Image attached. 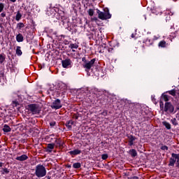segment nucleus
<instances>
[{
  "mask_svg": "<svg viewBox=\"0 0 179 179\" xmlns=\"http://www.w3.org/2000/svg\"><path fill=\"white\" fill-rule=\"evenodd\" d=\"M75 51H76V50H75L74 49H72V52H75Z\"/></svg>",
  "mask_w": 179,
  "mask_h": 179,
  "instance_id": "obj_55",
  "label": "nucleus"
},
{
  "mask_svg": "<svg viewBox=\"0 0 179 179\" xmlns=\"http://www.w3.org/2000/svg\"><path fill=\"white\" fill-rule=\"evenodd\" d=\"M101 114L102 115H104V116L107 115V110H103Z\"/></svg>",
  "mask_w": 179,
  "mask_h": 179,
  "instance_id": "obj_47",
  "label": "nucleus"
},
{
  "mask_svg": "<svg viewBox=\"0 0 179 179\" xmlns=\"http://www.w3.org/2000/svg\"><path fill=\"white\" fill-rule=\"evenodd\" d=\"M38 86V89H43V87H41V85L40 84H37Z\"/></svg>",
  "mask_w": 179,
  "mask_h": 179,
  "instance_id": "obj_50",
  "label": "nucleus"
},
{
  "mask_svg": "<svg viewBox=\"0 0 179 179\" xmlns=\"http://www.w3.org/2000/svg\"><path fill=\"white\" fill-rule=\"evenodd\" d=\"M21 48H20V46H17V48H16L15 52H16V55H17L18 57H20V55H22L23 54V52H22Z\"/></svg>",
  "mask_w": 179,
  "mask_h": 179,
  "instance_id": "obj_17",
  "label": "nucleus"
},
{
  "mask_svg": "<svg viewBox=\"0 0 179 179\" xmlns=\"http://www.w3.org/2000/svg\"><path fill=\"white\" fill-rule=\"evenodd\" d=\"M145 43L146 44H148V45H152V44H153V40L147 38V39L145 41Z\"/></svg>",
  "mask_w": 179,
  "mask_h": 179,
  "instance_id": "obj_27",
  "label": "nucleus"
},
{
  "mask_svg": "<svg viewBox=\"0 0 179 179\" xmlns=\"http://www.w3.org/2000/svg\"><path fill=\"white\" fill-rule=\"evenodd\" d=\"M69 47L71 50H78L79 48V45L77 43H71Z\"/></svg>",
  "mask_w": 179,
  "mask_h": 179,
  "instance_id": "obj_19",
  "label": "nucleus"
},
{
  "mask_svg": "<svg viewBox=\"0 0 179 179\" xmlns=\"http://www.w3.org/2000/svg\"><path fill=\"white\" fill-rule=\"evenodd\" d=\"M60 86H62V87L60 89H63V90H68V87H66V85L64 83H61Z\"/></svg>",
  "mask_w": 179,
  "mask_h": 179,
  "instance_id": "obj_35",
  "label": "nucleus"
},
{
  "mask_svg": "<svg viewBox=\"0 0 179 179\" xmlns=\"http://www.w3.org/2000/svg\"><path fill=\"white\" fill-rule=\"evenodd\" d=\"M52 108H55V110H59V108H62V104H61V100L59 99H56L51 106Z\"/></svg>",
  "mask_w": 179,
  "mask_h": 179,
  "instance_id": "obj_9",
  "label": "nucleus"
},
{
  "mask_svg": "<svg viewBox=\"0 0 179 179\" xmlns=\"http://www.w3.org/2000/svg\"><path fill=\"white\" fill-rule=\"evenodd\" d=\"M96 62V59H92L90 62H86L84 64V68L87 69V71H90L92 67L94 65V63Z\"/></svg>",
  "mask_w": 179,
  "mask_h": 179,
  "instance_id": "obj_8",
  "label": "nucleus"
},
{
  "mask_svg": "<svg viewBox=\"0 0 179 179\" xmlns=\"http://www.w3.org/2000/svg\"><path fill=\"white\" fill-rule=\"evenodd\" d=\"M168 15H169V16H173V15H174V13L170 11V10H167L166 13Z\"/></svg>",
  "mask_w": 179,
  "mask_h": 179,
  "instance_id": "obj_42",
  "label": "nucleus"
},
{
  "mask_svg": "<svg viewBox=\"0 0 179 179\" xmlns=\"http://www.w3.org/2000/svg\"><path fill=\"white\" fill-rule=\"evenodd\" d=\"M99 17L101 20H107V19H111V14H110V11H108V9L106 10V11L101 12L99 11Z\"/></svg>",
  "mask_w": 179,
  "mask_h": 179,
  "instance_id": "obj_3",
  "label": "nucleus"
},
{
  "mask_svg": "<svg viewBox=\"0 0 179 179\" xmlns=\"http://www.w3.org/2000/svg\"><path fill=\"white\" fill-rule=\"evenodd\" d=\"M165 113H174V106L171 104V102H166L164 104Z\"/></svg>",
  "mask_w": 179,
  "mask_h": 179,
  "instance_id": "obj_5",
  "label": "nucleus"
},
{
  "mask_svg": "<svg viewBox=\"0 0 179 179\" xmlns=\"http://www.w3.org/2000/svg\"><path fill=\"white\" fill-rule=\"evenodd\" d=\"M3 8H5V4H3V3H0V13L3 10Z\"/></svg>",
  "mask_w": 179,
  "mask_h": 179,
  "instance_id": "obj_38",
  "label": "nucleus"
},
{
  "mask_svg": "<svg viewBox=\"0 0 179 179\" xmlns=\"http://www.w3.org/2000/svg\"><path fill=\"white\" fill-rule=\"evenodd\" d=\"M27 159H29V157L26 155H22L16 157V160H18L19 162H24V160H27Z\"/></svg>",
  "mask_w": 179,
  "mask_h": 179,
  "instance_id": "obj_12",
  "label": "nucleus"
},
{
  "mask_svg": "<svg viewBox=\"0 0 179 179\" xmlns=\"http://www.w3.org/2000/svg\"><path fill=\"white\" fill-rule=\"evenodd\" d=\"M80 90H89V87H83L80 88Z\"/></svg>",
  "mask_w": 179,
  "mask_h": 179,
  "instance_id": "obj_43",
  "label": "nucleus"
},
{
  "mask_svg": "<svg viewBox=\"0 0 179 179\" xmlns=\"http://www.w3.org/2000/svg\"><path fill=\"white\" fill-rule=\"evenodd\" d=\"M73 169H80V163L77 162L73 164Z\"/></svg>",
  "mask_w": 179,
  "mask_h": 179,
  "instance_id": "obj_32",
  "label": "nucleus"
},
{
  "mask_svg": "<svg viewBox=\"0 0 179 179\" xmlns=\"http://www.w3.org/2000/svg\"><path fill=\"white\" fill-rule=\"evenodd\" d=\"M3 166V163H2L1 162H0V167H2Z\"/></svg>",
  "mask_w": 179,
  "mask_h": 179,
  "instance_id": "obj_51",
  "label": "nucleus"
},
{
  "mask_svg": "<svg viewBox=\"0 0 179 179\" xmlns=\"http://www.w3.org/2000/svg\"><path fill=\"white\" fill-rule=\"evenodd\" d=\"M35 175L38 178H43V177H45V176H47V169H45V166L42 164L37 165L35 169Z\"/></svg>",
  "mask_w": 179,
  "mask_h": 179,
  "instance_id": "obj_1",
  "label": "nucleus"
},
{
  "mask_svg": "<svg viewBox=\"0 0 179 179\" xmlns=\"http://www.w3.org/2000/svg\"><path fill=\"white\" fill-rule=\"evenodd\" d=\"M74 122L73 120H69L66 122V127L68 128V129H72V126L73 125Z\"/></svg>",
  "mask_w": 179,
  "mask_h": 179,
  "instance_id": "obj_15",
  "label": "nucleus"
},
{
  "mask_svg": "<svg viewBox=\"0 0 179 179\" xmlns=\"http://www.w3.org/2000/svg\"><path fill=\"white\" fill-rule=\"evenodd\" d=\"M176 167H179V154L172 153L171 157L169 159V166L171 167H174V164H176Z\"/></svg>",
  "mask_w": 179,
  "mask_h": 179,
  "instance_id": "obj_2",
  "label": "nucleus"
},
{
  "mask_svg": "<svg viewBox=\"0 0 179 179\" xmlns=\"http://www.w3.org/2000/svg\"><path fill=\"white\" fill-rule=\"evenodd\" d=\"M62 65L66 69H69V68H72V60L71 59H66L62 61Z\"/></svg>",
  "mask_w": 179,
  "mask_h": 179,
  "instance_id": "obj_6",
  "label": "nucleus"
},
{
  "mask_svg": "<svg viewBox=\"0 0 179 179\" xmlns=\"http://www.w3.org/2000/svg\"><path fill=\"white\" fill-rule=\"evenodd\" d=\"M129 138V146H132L134 145V141L136 139V138L132 135L128 136Z\"/></svg>",
  "mask_w": 179,
  "mask_h": 179,
  "instance_id": "obj_13",
  "label": "nucleus"
},
{
  "mask_svg": "<svg viewBox=\"0 0 179 179\" xmlns=\"http://www.w3.org/2000/svg\"><path fill=\"white\" fill-rule=\"evenodd\" d=\"M166 93H169L171 96H173V97H176L177 96V93L176 92V90L168 91L166 92Z\"/></svg>",
  "mask_w": 179,
  "mask_h": 179,
  "instance_id": "obj_26",
  "label": "nucleus"
},
{
  "mask_svg": "<svg viewBox=\"0 0 179 179\" xmlns=\"http://www.w3.org/2000/svg\"><path fill=\"white\" fill-rule=\"evenodd\" d=\"M162 124L166 128V129H171V124H170V123L164 121L162 122Z\"/></svg>",
  "mask_w": 179,
  "mask_h": 179,
  "instance_id": "obj_20",
  "label": "nucleus"
},
{
  "mask_svg": "<svg viewBox=\"0 0 179 179\" xmlns=\"http://www.w3.org/2000/svg\"><path fill=\"white\" fill-rule=\"evenodd\" d=\"M159 47H161L162 48H164V47H167V43L166 41H162L159 43Z\"/></svg>",
  "mask_w": 179,
  "mask_h": 179,
  "instance_id": "obj_22",
  "label": "nucleus"
},
{
  "mask_svg": "<svg viewBox=\"0 0 179 179\" xmlns=\"http://www.w3.org/2000/svg\"><path fill=\"white\" fill-rule=\"evenodd\" d=\"M176 36L177 34H176V33H171V35L169 36L171 41H173V38H176Z\"/></svg>",
  "mask_w": 179,
  "mask_h": 179,
  "instance_id": "obj_34",
  "label": "nucleus"
},
{
  "mask_svg": "<svg viewBox=\"0 0 179 179\" xmlns=\"http://www.w3.org/2000/svg\"><path fill=\"white\" fill-rule=\"evenodd\" d=\"M23 27H24V24H23V22H19L17 24V29H19L20 30V29H23Z\"/></svg>",
  "mask_w": 179,
  "mask_h": 179,
  "instance_id": "obj_30",
  "label": "nucleus"
},
{
  "mask_svg": "<svg viewBox=\"0 0 179 179\" xmlns=\"http://www.w3.org/2000/svg\"><path fill=\"white\" fill-rule=\"evenodd\" d=\"M152 13L155 15H162V12H160V9H157V10H152Z\"/></svg>",
  "mask_w": 179,
  "mask_h": 179,
  "instance_id": "obj_33",
  "label": "nucleus"
},
{
  "mask_svg": "<svg viewBox=\"0 0 179 179\" xmlns=\"http://www.w3.org/2000/svg\"><path fill=\"white\" fill-rule=\"evenodd\" d=\"M69 155H71V156H72V157H73V156L80 155V153H82V150L76 149L74 150H71V151L69 152Z\"/></svg>",
  "mask_w": 179,
  "mask_h": 179,
  "instance_id": "obj_10",
  "label": "nucleus"
},
{
  "mask_svg": "<svg viewBox=\"0 0 179 179\" xmlns=\"http://www.w3.org/2000/svg\"><path fill=\"white\" fill-rule=\"evenodd\" d=\"M5 59H6L5 54H1L0 55V64H3V62H5Z\"/></svg>",
  "mask_w": 179,
  "mask_h": 179,
  "instance_id": "obj_24",
  "label": "nucleus"
},
{
  "mask_svg": "<svg viewBox=\"0 0 179 179\" xmlns=\"http://www.w3.org/2000/svg\"><path fill=\"white\" fill-rule=\"evenodd\" d=\"M13 106H14V107H17V106H19V102H17L16 101H13Z\"/></svg>",
  "mask_w": 179,
  "mask_h": 179,
  "instance_id": "obj_39",
  "label": "nucleus"
},
{
  "mask_svg": "<svg viewBox=\"0 0 179 179\" xmlns=\"http://www.w3.org/2000/svg\"><path fill=\"white\" fill-rule=\"evenodd\" d=\"M131 37L132 38H134V34H132L131 35Z\"/></svg>",
  "mask_w": 179,
  "mask_h": 179,
  "instance_id": "obj_54",
  "label": "nucleus"
},
{
  "mask_svg": "<svg viewBox=\"0 0 179 179\" xmlns=\"http://www.w3.org/2000/svg\"><path fill=\"white\" fill-rule=\"evenodd\" d=\"M28 110L32 113V114H38L40 113V108L38 105L36 103H32L28 105Z\"/></svg>",
  "mask_w": 179,
  "mask_h": 179,
  "instance_id": "obj_4",
  "label": "nucleus"
},
{
  "mask_svg": "<svg viewBox=\"0 0 179 179\" xmlns=\"http://www.w3.org/2000/svg\"><path fill=\"white\" fill-rule=\"evenodd\" d=\"M171 122H172L173 125H178V123L177 122V119L176 118L172 119Z\"/></svg>",
  "mask_w": 179,
  "mask_h": 179,
  "instance_id": "obj_36",
  "label": "nucleus"
},
{
  "mask_svg": "<svg viewBox=\"0 0 179 179\" xmlns=\"http://www.w3.org/2000/svg\"><path fill=\"white\" fill-rule=\"evenodd\" d=\"M58 12V8L55 7H50L46 11L48 16H55V13Z\"/></svg>",
  "mask_w": 179,
  "mask_h": 179,
  "instance_id": "obj_7",
  "label": "nucleus"
},
{
  "mask_svg": "<svg viewBox=\"0 0 179 179\" xmlns=\"http://www.w3.org/2000/svg\"><path fill=\"white\" fill-rule=\"evenodd\" d=\"M82 61L83 62H86V57H83Z\"/></svg>",
  "mask_w": 179,
  "mask_h": 179,
  "instance_id": "obj_49",
  "label": "nucleus"
},
{
  "mask_svg": "<svg viewBox=\"0 0 179 179\" xmlns=\"http://www.w3.org/2000/svg\"><path fill=\"white\" fill-rule=\"evenodd\" d=\"M129 179H139V178L138 176H133L131 177Z\"/></svg>",
  "mask_w": 179,
  "mask_h": 179,
  "instance_id": "obj_48",
  "label": "nucleus"
},
{
  "mask_svg": "<svg viewBox=\"0 0 179 179\" xmlns=\"http://www.w3.org/2000/svg\"><path fill=\"white\" fill-rule=\"evenodd\" d=\"M1 174H9L10 171L8 168H3L1 171Z\"/></svg>",
  "mask_w": 179,
  "mask_h": 179,
  "instance_id": "obj_25",
  "label": "nucleus"
},
{
  "mask_svg": "<svg viewBox=\"0 0 179 179\" xmlns=\"http://www.w3.org/2000/svg\"><path fill=\"white\" fill-rule=\"evenodd\" d=\"M3 132H10V131H12V129L8 124H5L4 127L3 129Z\"/></svg>",
  "mask_w": 179,
  "mask_h": 179,
  "instance_id": "obj_21",
  "label": "nucleus"
},
{
  "mask_svg": "<svg viewBox=\"0 0 179 179\" xmlns=\"http://www.w3.org/2000/svg\"><path fill=\"white\" fill-rule=\"evenodd\" d=\"M34 9H36V12H40V8L37 5L34 6Z\"/></svg>",
  "mask_w": 179,
  "mask_h": 179,
  "instance_id": "obj_40",
  "label": "nucleus"
},
{
  "mask_svg": "<svg viewBox=\"0 0 179 179\" xmlns=\"http://www.w3.org/2000/svg\"><path fill=\"white\" fill-rule=\"evenodd\" d=\"M161 100H164V101H166L167 103V101H169L170 99H169V95L164 93L161 96Z\"/></svg>",
  "mask_w": 179,
  "mask_h": 179,
  "instance_id": "obj_18",
  "label": "nucleus"
},
{
  "mask_svg": "<svg viewBox=\"0 0 179 179\" xmlns=\"http://www.w3.org/2000/svg\"><path fill=\"white\" fill-rule=\"evenodd\" d=\"M159 107L161 111H164V103H163V101L160 100L159 101Z\"/></svg>",
  "mask_w": 179,
  "mask_h": 179,
  "instance_id": "obj_28",
  "label": "nucleus"
},
{
  "mask_svg": "<svg viewBox=\"0 0 179 179\" xmlns=\"http://www.w3.org/2000/svg\"><path fill=\"white\" fill-rule=\"evenodd\" d=\"M129 155H130L131 157H136V156H138V152H136V150L131 149L129 151Z\"/></svg>",
  "mask_w": 179,
  "mask_h": 179,
  "instance_id": "obj_14",
  "label": "nucleus"
},
{
  "mask_svg": "<svg viewBox=\"0 0 179 179\" xmlns=\"http://www.w3.org/2000/svg\"><path fill=\"white\" fill-rule=\"evenodd\" d=\"M157 38H159V37L154 36V39L153 40H157Z\"/></svg>",
  "mask_w": 179,
  "mask_h": 179,
  "instance_id": "obj_52",
  "label": "nucleus"
},
{
  "mask_svg": "<svg viewBox=\"0 0 179 179\" xmlns=\"http://www.w3.org/2000/svg\"><path fill=\"white\" fill-rule=\"evenodd\" d=\"M21 19H22V13H20V11H18L15 16V20H17V22H19V20H20Z\"/></svg>",
  "mask_w": 179,
  "mask_h": 179,
  "instance_id": "obj_23",
  "label": "nucleus"
},
{
  "mask_svg": "<svg viewBox=\"0 0 179 179\" xmlns=\"http://www.w3.org/2000/svg\"><path fill=\"white\" fill-rule=\"evenodd\" d=\"M55 146V143H49L47 145L48 149L46 150V152H48V153H51V152H52V150L54 149Z\"/></svg>",
  "mask_w": 179,
  "mask_h": 179,
  "instance_id": "obj_11",
  "label": "nucleus"
},
{
  "mask_svg": "<svg viewBox=\"0 0 179 179\" xmlns=\"http://www.w3.org/2000/svg\"><path fill=\"white\" fill-rule=\"evenodd\" d=\"M91 20H92V22H97V17H92V18H91Z\"/></svg>",
  "mask_w": 179,
  "mask_h": 179,
  "instance_id": "obj_46",
  "label": "nucleus"
},
{
  "mask_svg": "<svg viewBox=\"0 0 179 179\" xmlns=\"http://www.w3.org/2000/svg\"><path fill=\"white\" fill-rule=\"evenodd\" d=\"M87 13L90 16H93L94 15V10L90 8L87 11Z\"/></svg>",
  "mask_w": 179,
  "mask_h": 179,
  "instance_id": "obj_31",
  "label": "nucleus"
},
{
  "mask_svg": "<svg viewBox=\"0 0 179 179\" xmlns=\"http://www.w3.org/2000/svg\"><path fill=\"white\" fill-rule=\"evenodd\" d=\"M55 124H56L55 122H51L50 123V127H55Z\"/></svg>",
  "mask_w": 179,
  "mask_h": 179,
  "instance_id": "obj_44",
  "label": "nucleus"
},
{
  "mask_svg": "<svg viewBox=\"0 0 179 179\" xmlns=\"http://www.w3.org/2000/svg\"><path fill=\"white\" fill-rule=\"evenodd\" d=\"M1 17H5L6 16V13L3 12L1 13Z\"/></svg>",
  "mask_w": 179,
  "mask_h": 179,
  "instance_id": "obj_45",
  "label": "nucleus"
},
{
  "mask_svg": "<svg viewBox=\"0 0 179 179\" xmlns=\"http://www.w3.org/2000/svg\"><path fill=\"white\" fill-rule=\"evenodd\" d=\"M76 120H78V117H76Z\"/></svg>",
  "mask_w": 179,
  "mask_h": 179,
  "instance_id": "obj_56",
  "label": "nucleus"
},
{
  "mask_svg": "<svg viewBox=\"0 0 179 179\" xmlns=\"http://www.w3.org/2000/svg\"><path fill=\"white\" fill-rule=\"evenodd\" d=\"M11 2H16V0H10Z\"/></svg>",
  "mask_w": 179,
  "mask_h": 179,
  "instance_id": "obj_53",
  "label": "nucleus"
},
{
  "mask_svg": "<svg viewBox=\"0 0 179 179\" xmlns=\"http://www.w3.org/2000/svg\"><path fill=\"white\" fill-rule=\"evenodd\" d=\"M101 159H102L103 160H107V159H108V155H107V154H103V155H101Z\"/></svg>",
  "mask_w": 179,
  "mask_h": 179,
  "instance_id": "obj_37",
  "label": "nucleus"
},
{
  "mask_svg": "<svg viewBox=\"0 0 179 179\" xmlns=\"http://www.w3.org/2000/svg\"><path fill=\"white\" fill-rule=\"evenodd\" d=\"M56 146H62V141L61 139H56L55 140Z\"/></svg>",
  "mask_w": 179,
  "mask_h": 179,
  "instance_id": "obj_29",
  "label": "nucleus"
},
{
  "mask_svg": "<svg viewBox=\"0 0 179 179\" xmlns=\"http://www.w3.org/2000/svg\"><path fill=\"white\" fill-rule=\"evenodd\" d=\"M16 40L17 41V43H22L24 38H23V35H22V34H19L16 36Z\"/></svg>",
  "mask_w": 179,
  "mask_h": 179,
  "instance_id": "obj_16",
  "label": "nucleus"
},
{
  "mask_svg": "<svg viewBox=\"0 0 179 179\" xmlns=\"http://www.w3.org/2000/svg\"><path fill=\"white\" fill-rule=\"evenodd\" d=\"M162 150H169V147L164 145L161 148Z\"/></svg>",
  "mask_w": 179,
  "mask_h": 179,
  "instance_id": "obj_41",
  "label": "nucleus"
}]
</instances>
